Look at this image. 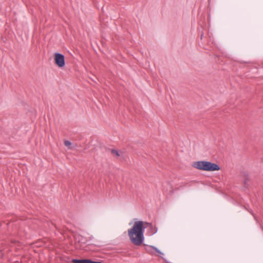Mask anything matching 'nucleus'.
Listing matches in <instances>:
<instances>
[{
  "label": "nucleus",
  "mask_w": 263,
  "mask_h": 263,
  "mask_svg": "<svg viewBox=\"0 0 263 263\" xmlns=\"http://www.w3.org/2000/svg\"><path fill=\"white\" fill-rule=\"evenodd\" d=\"M155 251L161 255H163V253L161 252L159 250H158L156 247H155Z\"/></svg>",
  "instance_id": "1a4fd4ad"
},
{
  "label": "nucleus",
  "mask_w": 263,
  "mask_h": 263,
  "mask_svg": "<svg viewBox=\"0 0 263 263\" xmlns=\"http://www.w3.org/2000/svg\"><path fill=\"white\" fill-rule=\"evenodd\" d=\"M249 180V178L248 176H247L246 177L245 181H244V184H245V186H246V187L247 186V182Z\"/></svg>",
  "instance_id": "6e6552de"
},
{
  "label": "nucleus",
  "mask_w": 263,
  "mask_h": 263,
  "mask_svg": "<svg viewBox=\"0 0 263 263\" xmlns=\"http://www.w3.org/2000/svg\"><path fill=\"white\" fill-rule=\"evenodd\" d=\"M245 63H247V64H256V63H254V62H246Z\"/></svg>",
  "instance_id": "9d476101"
},
{
  "label": "nucleus",
  "mask_w": 263,
  "mask_h": 263,
  "mask_svg": "<svg viewBox=\"0 0 263 263\" xmlns=\"http://www.w3.org/2000/svg\"><path fill=\"white\" fill-rule=\"evenodd\" d=\"M108 151H110L111 153L113 155H116V156H117L118 157L120 156L119 153V152L117 149H108Z\"/></svg>",
  "instance_id": "423d86ee"
},
{
  "label": "nucleus",
  "mask_w": 263,
  "mask_h": 263,
  "mask_svg": "<svg viewBox=\"0 0 263 263\" xmlns=\"http://www.w3.org/2000/svg\"><path fill=\"white\" fill-rule=\"evenodd\" d=\"M217 64H222V63H221L220 62H218Z\"/></svg>",
  "instance_id": "ddd939ff"
},
{
  "label": "nucleus",
  "mask_w": 263,
  "mask_h": 263,
  "mask_svg": "<svg viewBox=\"0 0 263 263\" xmlns=\"http://www.w3.org/2000/svg\"><path fill=\"white\" fill-rule=\"evenodd\" d=\"M203 36V34L202 33V34L201 35V36H200L201 39H202Z\"/></svg>",
  "instance_id": "f8f14e48"
},
{
  "label": "nucleus",
  "mask_w": 263,
  "mask_h": 263,
  "mask_svg": "<svg viewBox=\"0 0 263 263\" xmlns=\"http://www.w3.org/2000/svg\"><path fill=\"white\" fill-rule=\"evenodd\" d=\"M54 62L55 64L58 66H65V57L63 54L60 53H54Z\"/></svg>",
  "instance_id": "7ed1b4c3"
},
{
  "label": "nucleus",
  "mask_w": 263,
  "mask_h": 263,
  "mask_svg": "<svg viewBox=\"0 0 263 263\" xmlns=\"http://www.w3.org/2000/svg\"><path fill=\"white\" fill-rule=\"evenodd\" d=\"M71 262L72 263H101V261H95L89 259H72Z\"/></svg>",
  "instance_id": "20e7f679"
},
{
  "label": "nucleus",
  "mask_w": 263,
  "mask_h": 263,
  "mask_svg": "<svg viewBox=\"0 0 263 263\" xmlns=\"http://www.w3.org/2000/svg\"><path fill=\"white\" fill-rule=\"evenodd\" d=\"M163 259L165 261H166V260H165V258H163Z\"/></svg>",
  "instance_id": "4468645a"
},
{
  "label": "nucleus",
  "mask_w": 263,
  "mask_h": 263,
  "mask_svg": "<svg viewBox=\"0 0 263 263\" xmlns=\"http://www.w3.org/2000/svg\"><path fill=\"white\" fill-rule=\"evenodd\" d=\"M155 247L154 246H146L145 247L146 251L151 255H154V251H155Z\"/></svg>",
  "instance_id": "39448f33"
},
{
  "label": "nucleus",
  "mask_w": 263,
  "mask_h": 263,
  "mask_svg": "<svg viewBox=\"0 0 263 263\" xmlns=\"http://www.w3.org/2000/svg\"><path fill=\"white\" fill-rule=\"evenodd\" d=\"M192 166L199 170L213 172L219 171L220 166L216 163L206 161H198L193 163Z\"/></svg>",
  "instance_id": "f03ea898"
},
{
  "label": "nucleus",
  "mask_w": 263,
  "mask_h": 263,
  "mask_svg": "<svg viewBox=\"0 0 263 263\" xmlns=\"http://www.w3.org/2000/svg\"><path fill=\"white\" fill-rule=\"evenodd\" d=\"M64 145L67 147H69V149H72V147H69L71 145V142L70 141H68V140L64 141Z\"/></svg>",
  "instance_id": "0eeeda50"
},
{
  "label": "nucleus",
  "mask_w": 263,
  "mask_h": 263,
  "mask_svg": "<svg viewBox=\"0 0 263 263\" xmlns=\"http://www.w3.org/2000/svg\"><path fill=\"white\" fill-rule=\"evenodd\" d=\"M146 228H148V234L151 235L157 232V228L153 226L151 223L143 221L135 222L133 227L128 230V236L132 243L136 246H140L143 243L144 230Z\"/></svg>",
  "instance_id": "f257e3e1"
},
{
  "label": "nucleus",
  "mask_w": 263,
  "mask_h": 263,
  "mask_svg": "<svg viewBox=\"0 0 263 263\" xmlns=\"http://www.w3.org/2000/svg\"><path fill=\"white\" fill-rule=\"evenodd\" d=\"M215 60H218V61H219L220 60V58L219 57H217V56H215Z\"/></svg>",
  "instance_id": "9b49d317"
}]
</instances>
